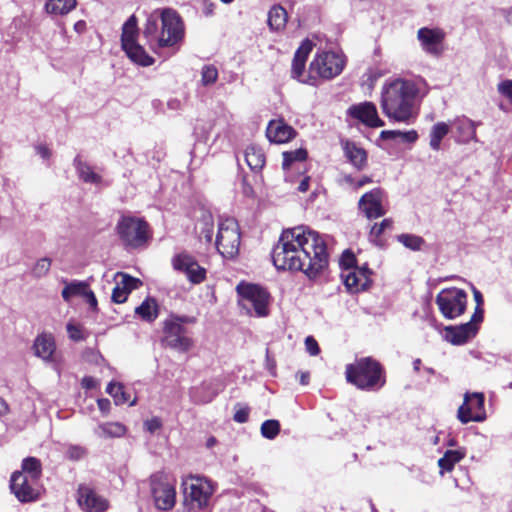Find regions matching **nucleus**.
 Returning a JSON list of instances; mask_svg holds the SVG:
<instances>
[{
  "mask_svg": "<svg viewBox=\"0 0 512 512\" xmlns=\"http://www.w3.org/2000/svg\"><path fill=\"white\" fill-rule=\"evenodd\" d=\"M445 36L441 28L422 27L417 31V39L422 49L434 57H440L443 54Z\"/></svg>",
  "mask_w": 512,
  "mask_h": 512,
  "instance_id": "dca6fc26",
  "label": "nucleus"
},
{
  "mask_svg": "<svg viewBox=\"0 0 512 512\" xmlns=\"http://www.w3.org/2000/svg\"><path fill=\"white\" fill-rule=\"evenodd\" d=\"M310 187V176H305L299 183L297 190L299 192H307Z\"/></svg>",
  "mask_w": 512,
  "mask_h": 512,
  "instance_id": "e2e57ef3",
  "label": "nucleus"
},
{
  "mask_svg": "<svg viewBox=\"0 0 512 512\" xmlns=\"http://www.w3.org/2000/svg\"><path fill=\"white\" fill-rule=\"evenodd\" d=\"M74 167L78 173L79 178L84 183H91V184H100L102 181V177L95 173L92 169V167L84 162L79 155H77L74 158L73 161Z\"/></svg>",
  "mask_w": 512,
  "mask_h": 512,
  "instance_id": "cd10ccee",
  "label": "nucleus"
},
{
  "mask_svg": "<svg viewBox=\"0 0 512 512\" xmlns=\"http://www.w3.org/2000/svg\"><path fill=\"white\" fill-rule=\"evenodd\" d=\"M96 385L97 381L92 376H85L81 380V386L86 390H92L96 387Z\"/></svg>",
  "mask_w": 512,
  "mask_h": 512,
  "instance_id": "052dcab7",
  "label": "nucleus"
},
{
  "mask_svg": "<svg viewBox=\"0 0 512 512\" xmlns=\"http://www.w3.org/2000/svg\"><path fill=\"white\" fill-rule=\"evenodd\" d=\"M214 234V224L213 221L206 220L203 222L202 228L199 233V238L204 239L207 243H211Z\"/></svg>",
  "mask_w": 512,
  "mask_h": 512,
  "instance_id": "8fccbe9b",
  "label": "nucleus"
},
{
  "mask_svg": "<svg viewBox=\"0 0 512 512\" xmlns=\"http://www.w3.org/2000/svg\"><path fill=\"white\" fill-rule=\"evenodd\" d=\"M245 161L254 172H259L265 165L266 156L260 147L251 145L245 150Z\"/></svg>",
  "mask_w": 512,
  "mask_h": 512,
  "instance_id": "7c9ffc66",
  "label": "nucleus"
},
{
  "mask_svg": "<svg viewBox=\"0 0 512 512\" xmlns=\"http://www.w3.org/2000/svg\"><path fill=\"white\" fill-rule=\"evenodd\" d=\"M38 482L32 481L23 472L15 471L10 478V489L21 503L34 502L40 497V491L37 487Z\"/></svg>",
  "mask_w": 512,
  "mask_h": 512,
  "instance_id": "ddd939ff",
  "label": "nucleus"
},
{
  "mask_svg": "<svg viewBox=\"0 0 512 512\" xmlns=\"http://www.w3.org/2000/svg\"><path fill=\"white\" fill-rule=\"evenodd\" d=\"M97 433L104 438L122 437L126 433V427L118 422H108L99 425Z\"/></svg>",
  "mask_w": 512,
  "mask_h": 512,
  "instance_id": "e433bc0d",
  "label": "nucleus"
},
{
  "mask_svg": "<svg viewBox=\"0 0 512 512\" xmlns=\"http://www.w3.org/2000/svg\"><path fill=\"white\" fill-rule=\"evenodd\" d=\"M35 354L43 360H50L56 350L54 337L51 334L42 333L34 341Z\"/></svg>",
  "mask_w": 512,
  "mask_h": 512,
  "instance_id": "a878e982",
  "label": "nucleus"
},
{
  "mask_svg": "<svg viewBox=\"0 0 512 512\" xmlns=\"http://www.w3.org/2000/svg\"><path fill=\"white\" fill-rule=\"evenodd\" d=\"M19 472H23L32 481H39L42 476V464L41 461L36 457H27L24 458L21 465V470Z\"/></svg>",
  "mask_w": 512,
  "mask_h": 512,
  "instance_id": "72a5a7b5",
  "label": "nucleus"
},
{
  "mask_svg": "<svg viewBox=\"0 0 512 512\" xmlns=\"http://www.w3.org/2000/svg\"><path fill=\"white\" fill-rule=\"evenodd\" d=\"M271 257L278 270L302 271L310 279L322 275L329 265L326 241L316 231L303 227L283 230Z\"/></svg>",
  "mask_w": 512,
  "mask_h": 512,
  "instance_id": "f257e3e1",
  "label": "nucleus"
},
{
  "mask_svg": "<svg viewBox=\"0 0 512 512\" xmlns=\"http://www.w3.org/2000/svg\"><path fill=\"white\" fill-rule=\"evenodd\" d=\"M85 453H86V451L84 448H82L80 446H76V445L70 446L67 449V457L70 460H74V461L81 459L85 455Z\"/></svg>",
  "mask_w": 512,
  "mask_h": 512,
  "instance_id": "6e6d98bb",
  "label": "nucleus"
},
{
  "mask_svg": "<svg viewBox=\"0 0 512 512\" xmlns=\"http://www.w3.org/2000/svg\"><path fill=\"white\" fill-rule=\"evenodd\" d=\"M139 34L138 20L135 15H131L122 27L121 47H126L137 42Z\"/></svg>",
  "mask_w": 512,
  "mask_h": 512,
  "instance_id": "c85d7f7f",
  "label": "nucleus"
},
{
  "mask_svg": "<svg viewBox=\"0 0 512 512\" xmlns=\"http://www.w3.org/2000/svg\"><path fill=\"white\" fill-rule=\"evenodd\" d=\"M347 383L362 391H378L386 385V370L372 356L356 359L345 367Z\"/></svg>",
  "mask_w": 512,
  "mask_h": 512,
  "instance_id": "20e7f679",
  "label": "nucleus"
},
{
  "mask_svg": "<svg viewBox=\"0 0 512 512\" xmlns=\"http://www.w3.org/2000/svg\"><path fill=\"white\" fill-rule=\"evenodd\" d=\"M297 377L299 378V382L301 385H307L310 380L309 372H299L297 373Z\"/></svg>",
  "mask_w": 512,
  "mask_h": 512,
  "instance_id": "338daca9",
  "label": "nucleus"
},
{
  "mask_svg": "<svg viewBox=\"0 0 512 512\" xmlns=\"http://www.w3.org/2000/svg\"><path fill=\"white\" fill-rule=\"evenodd\" d=\"M445 339L453 345H463L477 334V329L464 323L458 326H447L444 329Z\"/></svg>",
  "mask_w": 512,
  "mask_h": 512,
  "instance_id": "5701e85b",
  "label": "nucleus"
},
{
  "mask_svg": "<svg viewBox=\"0 0 512 512\" xmlns=\"http://www.w3.org/2000/svg\"><path fill=\"white\" fill-rule=\"evenodd\" d=\"M383 198V189L374 188L360 197L358 207L368 219L380 218L386 214V209L383 207Z\"/></svg>",
  "mask_w": 512,
  "mask_h": 512,
  "instance_id": "a211bd4d",
  "label": "nucleus"
},
{
  "mask_svg": "<svg viewBox=\"0 0 512 512\" xmlns=\"http://www.w3.org/2000/svg\"><path fill=\"white\" fill-rule=\"evenodd\" d=\"M457 418L462 424L484 421L486 419L484 393L466 392L463 403L458 408Z\"/></svg>",
  "mask_w": 512,
  "mask_h": 512,
  "instance_id": "f8f14e48",
  "label": "nucleus"
},
{
  "mask_svg": "<svg viewBox=\"0 0 512 512\" xmlns=\"http://www.w3.org/2000/svg\"><path fill=\"white\" fill-rule=\"evenodd\" d=\"M283 162L282 168L285 171L290 170L297 162H305L308 158V151L306 148H299L292 151H284L282 153Z\"/></svg>",
  "mask_w": 512,
  "mask_h": 512,
  "instance_id": "c9c22d12",
  "label": "nucleus"
},
{
  "mask_svg": "<svg viewBox=\"0 0 512 512\" xmlns=\"http://www.w3.org/2000/svg\"><path fill=\"white\" fill-rule=\"evenodd\" d=\"M250 407L248 405H236V411L233 415V420L237 423H246L249 419Z\"/></svg>",
  "mask_w": 512,
  "mask_h": 512,
  "instance_id": "09e8293b",
  "label": "nucleus"
},
{
  "mask_svg": "<svg viewBox=\"0 0 512 512\" xmlns=\"http://www.w3.org/2000/svg\"><path fill=\"white\" fill-rule=\"evenodd\" d=\"M66 328L70 339L74 341H81L85 339L80 325L68 323Z\"/></svg>",
  "mask_w": 512,
  "mask_h": 512,
  "instance_id": "3c124183",
  "label": "nucleus"
},
{
  "mask_svg": "<svg viewBox=\"0 0 512 512\" xmlns=\"http://www.w3.org/2000/svg\"><path fill=\"white\" fill-rule=\"evenodd\" d=\"M241 236L235 219L227 218L219 224L215 246L217 251L227 259L239 254Z\"/></svg>",
  "mask_w": 512,
  "mask_h": 512,
  "instance_id": "1a4fd4ad",
  "label": "nucleus"
},
{
  "mask_svg": "<svg viewBox=\"0 0 512 512\" xmlns=\"http://www.w3.org/2000/svg\"><path fill=\"white\" fill-rule=\"evenodd\" d=\"M348 115L356 119L369 128H378L385 125L384 121L378 116L376 105L366 101L354 104L349 107Z\"/></svg>",
  "mask_w": 512,
  "mask_h": 512,
  "instance_id": "aec40b11",
  "label": "nucleus"
},
{
  "mask_svg": "<svg viewBox=\"0 0 512 512\" xmlns=\"http://www.w3.org/2000/svg\"><path fill=\"white\" fill-rule=\"evenodd\" d=\"M151 494L157 509L172 510L176 504V488L174 479L164 471H157L149 478Z\"/></svg>",
  "mask_w": 512,
  "mask_h": 512,
  "instance_id": "6e6552de",
  "label": "nucleus"
},
{
  "mask_svg": "<svg viewBox=\"0 0 512 512\" xmlns=\"http://www.w3.org/2000/svg\"><path fill=\"white\" fill-rule=\"evenodd\" d=\"M163 333V341L173 349L186 352L193 346V340L186 336V329L175 320L168 318L164 321Z\"/></svg>",
  "mask_w": 512,
  "mask_h": 512,
  "instance_id": "2eb2a0df",
  "label": "nucleus"
},
{
  "mask_svg": "<svg viewBox=\"0 0 512 512\" xmlns=\"http://www.w3.org/2000/svg\"><path fill=\"white\" fill-rule=\"evenodd\" d=\"M266 136L272 143L283 144L293 140L297 131L283 119L271 120L266 128Z\"/></svg>",
  "mask_w": 512,
  "mask_h": 512,
  "instance_id": "412c9836",
  "label": "nucleus"
},
{
  "mask_svg": "<svg viewBox=\"0 0 512 512\" xmlns=\"http://www.w3.org/2000/svg\"><path fill=\"white\" fill-rule=\"evenodd\" d=\"M135 314L146 322H153L159 314L156 300L154 298L147 297L138 307L135 308Z\"/></svg>",
  "mask_w": 512,
  "mask_h": 512,
  "instance_id": "473e14b6",
  "label": "nucleus"
},
{
  "mask_svg": "<svg viewBox=\"0 0 512 512\" xmlns=\"http://www.w3.org/2000/svg\"><path fill=\"white\" fill-rule=\"evenodd\" d=\"M372 271L367 264L362 267H356L354 270L342 272L343 283L349 293H359L367 290L371 284Z\"/></svg>",
  "mask_w": 512,
  "mask_h": 512,
  "instance_id": "6ab92c4d",
  "label": "nucleus"
},
{
  "mask_svg": "<svg viewBox=\"0 0 512 512\" xmlns=\"http://www.w3.org/2000/svg\"><path fill=\"white\" fill-rule=\"evenodd\" d=\"M380 137L383 140H394L400 137L404 142L415 143L418 140V133L416 130L405 132L399 130H383L380 133Z\"/></svg>",
  "mask_w": 512,
  "mask_h": 512,
  "instance_id": "ea45409f",
  "label": "nucleus"
},
{
  "mask_svg": "<svg viewBox=\"0 0 512 512\" xmlns=\"http://www.w3.org/2000/svg\"><path fill=\"white\" fill-rule=\"evenodd\" d=\"M340 267L342 268V272H348L354 270L357 266V259L354 253L347 249L345 250L339 260Z\"/></svg>",
  "mask_w": 512,
  "mask_h": 512,
  "instance_id": "a18cd8bd",
  "label": "nucleus"
},
{
  "mask_svg": "<svg viewBox=\"0 0 512 512\" xmlns=\"http://www.w3.org/2000/svg\"><path fill=\"white\" fill-rule=\"evenodd\" d=\"M465 457V451L458 450H446L444 455L438 460V466L440 468V474L444 472H451L455 465L463 460Z\"/></svg>",
  "mask_w": 512,
  "mask_h": 512,
  "instance_id": "2f4dec72",
  "label": "nucleus"
},
{
  "mask_svg": "<svg viewBox=\"0 0 512 512\" xmlns=\"http://www.w3.org/2000/svg\"><path fill=\"white\" fill-rule=\"evenodd\" d=\"M260 430H261V434L264 438L273 440L280 433V423L278 420H275V419L265 420L261 424Z\"/></svg>",
  "mask_w": 512,
  "mask_h": 512,
  "instance_id": "c03bdc74",
  "label": "nucleus"
},
{
  "mask_svg": "<svg viewBox=\"0 0 512 512\" xmlns=\"http://www.w3.org/2000/svg\"><path fill=\"white\" fill-rule=\"evenodd\" d=\"M170 320H175L176 322L180 323V325L183 326V324H194L196 323V317L189 316V315H175L171 314L169 317Z\"/></svg>",
  "mask_w": 512,
  "mask_h": 512,
  "instance_id": "13d9d810",
  "label": "nucleus"
},
{
  "mask_svg": "<svg viewBox=\"0 0 512 512\" xmlns=\"http://www.w3.org/2000/svg\"><path fill=\"white\" fill-rule=\"evenodd\" d=\"M216 8V5L215 3L213 2H204V6H203V13L205 16H211L213 15L214 13V10Z\"/></svg>",
  "mask_w": 512,
  "mask_h": 512,
  "instance_id": "0e129e2a",
  "label": "nucleus"
},
{
  "mask_svg": "<svg viewBox=\"0 0 512 512\" xmlns=\"http://www.w3.org/2000/svg\"><path fill=\"white\" fill-rule=\"evenodd\" d=\"M115 230L122 244L131 249L145 246L153 234L145 218L132 215H121Z\"/></svg>",
  "mask_w": 512,
  "mask_h": 512,
  "instance_id": "423d86ee",
  "label": "nucleus"
},
{
  "mask_svg": "<svg viewBox=\"0 0 512 512\" xmlns=\"http://www.w3.org/2000/svg\"><path fill=\"white\" fill-rule=\"evenodd\" d=\"M142 34L149 48L158 52L164 48L179 47L185 37V25L176 10L165 8L159 18L154 14L147 18Z\"/></svg>",
  "mask_w": 512,
  "mask_h": 512,
  "instance_id": "f03ea898",
  "label": "nucleus"
},
{
  "mask_svg": "<svg viewBox=\"0 0 512 512\" xmlns=\"http://www.w3.org/2000/svg\"><path fill=\"white\" fill-rule=\"evenodd\" d=\"M305 347L311 356H317L320 353L318 342L313 336H307L305 339Z\"/></svg>",
  "mask_w": 512,
  "mask_h": 512,
  "instance_id": "864d4df0",
  "label": "nucleus"
},
{
  "mask_svg": "<svg viewBox=\"0 0 512 512\" xmlns=\"http://www.w3.org/2000/svg\"><path fill=\"white\" fill-rule=\"evenodd\" d=\"M126 53L127 57L134 63L148 67L154 64L155 60L152 56H150L143 46H141L138 42L123 47L122 48Z\"/></svg>",
  "mask_w": 512,
  "mask_h": 512,
  "instance_id": "bb28decb",
  "label": "nucleus"
},
{
  "mask_svg": "<svg viewBox=\"0 0 512 512\" xmlns=\"http://www.w3.org/2000/svg\"><path fill=\"white\" fill-rule=\"evenodd\" d=\"M467 297L463 289L450 287L442 289L437 294L435 302L446 319H455L465 312Z\"/></svg>",
  "mask_w": 512,
  "mask_h": 512,
  "instance_id": "9d476101",
  "label": "nucleus"
},
{
  "mask_svg": "<svg viewBox=\"0 0 512 512\" xmlns=\"http://www.w3.org/2000/svg\"><path fill=\"white\" fill-rule=\"evenodd\" d=\"M77 0H48L45 9L50 14L66 15L75 9Z\"/></svg>",
  "mask_w": 512,
  "mask_h": 512,
  "instance_id": "f704fd0d",
  "label": "nucleus"
},
{
  "mask_svg": "<svg viewBox=\"0 0 512 512\" xmlns=\"http://www.w3.org/2000/svg\"><path fill=\"white\" fill-rule=\"evenodd\" d=\"M238 305L250 317L264 318L270 314L272 296L267 288L241 281L236 286Z\"/></svg>",
  "mask_w": 512,
  "mask_h": 512,
  "instance_id": "39448f33",
  "label": "nucleus"
},
{
  "mask_svg": "<svg viewBox=\"0 0 512 512\" xmlns=\"http://www.w3.org/2000/svg\"><path fill=\"white\" fill-rule=\"evenodd\" d=\"M98 407L102 412H107L110 408V401L108 399H99L97 401Z\"/></svg>",
  "mask_w": 512,
  "mask_h": 512,
  "instance_id": "774afa93",
  "label": "nucleus"
},
{
  "mask_svg": "<svg viewBox=\"0 0 512 512\" xmlns=\"http://www.w3.org/2000/svg\"><path fill=\"white\" fill-rule=\"evenodd\" d=\"M51 260L49 258H41L37 261L32 269V273L36 277H42L46 275L50 269Z\"/></svg>",
  "mask_w": 512,
  "mask_h": 512,
  "instance_id": "de8ad7c7",
  "label": "nucleus"
},
{
  "mask_svg": "<svg viewBox=\"0 0 512 512\" xmlns=\"http://www.w3.org/2000/svg\"><path fill=\"white\" fill-rule=\"evenodd\" d=\"M313 42L309 39L302 41L298 49L296 50L292 60V76L299 79L305 70V65L310 52L313 49Z\"/></svg>",
  "mask_w": 512,
  "mask_h": 512,
  "instance_id": "393cba45",
  "label": "nucleus"
},
{
  "mask_svg": "<svg viewBox=\"0 0 512 512\" xmlns=\"http://www.w3.org/2000/svg\"><path fill=\"white\" fill-rule=\"evenodd\" d=\"M144 427L153 434L162 427V420L159 417H152L144 422Z\"/></svg>",
  "mask_w": 512,
  "mask_h": 512,
  "instance_id": "4d7b16f0",
  "label": "nucleus"
},
{
  "mask_svg": "<svg viewBox=\"0 0 512 512\" xmlns=\"http://www.w3.org/2000/svg\"><path fill=\"white\" fill-rule=\"evenodd\" d=\"M397 240L406 248L411 249L413 251L421 250L422 246L425 243V240L421 236L405 233L398 235Z\"/></svg>",
  "mask_w": 512,
  "mask_h": 512,
  "instance_id": "79ce46f5",
  "label": "nucleus"
},
{
  "mask_svg": "<svg viewBox=\"0 0 512 512\" xmlns=\"http://www.w3.org/2000/svg\"><path fill=\"white\" fill-rule=\"evenodd\" d=\"M83 298L86 300V302L89 304V306L91 307V309L93 311H97V309H98L97 299H96L94 292L90 288L87 289Z\"/></svg>",
  "mask_w": 512,
  "mask_h": 512,
  "instance_id": "bf43d9fd",
  "label": "nucleus"
},
{
  "mask_svg": "<svg viewBox=\"0 0 512 512\" xmlns=\"http://www.w3.org/2000/svg\"><path fill=\"white\" fill-rule=\"evenodd\" d=\"M287 11L281 5H274L268 12L267 23L272 31H281L286 27Z\"/></svg>",
  "mask_w": 512,
  "mask_h": 512,
  "instance_id": "c756f323",
  "label": "nucleus"
},
{
  "mask_svg": "<svg viewBox=\"0 0 512 512\" xmlns=\"http://www.w3.org/2000/svg\"><path fill=\"white\" fill-rule=\"evenodd\" d=\"M498 91L512 103V80H504L498 85Z\"/></svg>",
  "mask_w": 512,
  "mask_h": 512,
  "instance_id": "5fc2aeb1",
  "label": "nucleus"
},
{
  "mask_svg": "<svg viewBox=\"0 0 512 512\" xmlns=\"http://www.w3.org/2000/svg\"><path fill=\"white\" fill-rule=\"evenodd\" d=\"M106 392L114 398L116 405L124 404L130 399V395L125 391V387L119 382H110Z\"/></svg>",
  "mask_w": 512,
  "mask_h": 512,
  "instance_id": "a19ab883",
  "label": "nucleus"
},
{
  "mask_svg": "<svg viewBox=\"0 0 512 512\" xmlns=\"http://www.w3.org/2000/svg\"><path fill=\"white\" fill-rule=\"evenodd\" d=\"M89 285L83 281H73L71 283H67L62 290V298L66 302H70L71 298L74 296L83 297Z\"/></svg>",
  "mask_w": 512,
  "mask_h": 512,
  "instance_id": "4c0bfd02",
  "label": "nucleus"
},
{
  "mask_svg": "<svg viewBox=\"0 0 512 512\" xmlns=\"http://www.w3.org/2000/svg\"><path fill=\"white\" fill-rule=\"evenodd\" d=\"M344 65L345 61L335 52H322L311 61L309 73L312 78L332 79L342 72Z\"/></svg>",
  "mask_w": 512,
  "mask_h": 512,
  "instance_id": "9b49d317",
  "label": "nucleus"
},
{
  "mask_svg": "<svg viewBox=\"0 0 512 512\" xmlns=\"http://www.w3.org/2000/svg\"><path fill=\"white\" fill-rule=\"evenodd\" d=\"M484 319V309L482 306L476 305L473 315L471 316V319L467 324L472 325V329L479 330V324Z\"/></svg>",
  "mask_w": 512,
  "mask_h": 512,
  "instance_id": "603ef678",
  "label": "nucleus"
},
{
  "mask_svg": "<svg viewBox=\"0 0 512 512\" xmlns=\"http://www.w3.org/2000/svg\"><path fill=\"white\" fill-rule=\"evenodd\" d=\"M393 220L385 218L380 223H375L370 229V238L376 245H381L380 237L386 229H391Z\"/></svg>",
  "mask_w": 512,
  "mask_h": 512,
  "instance_id": "37998d69",
  "label": "nucleus"
},
{
  "mask_svg": "<svg viewBox=\"0 0 512 512\" xmlns=\"http://www.w3.org/2000/svg\"><path fill=\"white\" fill-rule=\"evenodd\" d=\"M449 126L445 122L436 123L430 133V147L438 151L440 149L442 139L449 133Z\"/></svg>",
  "mask_w": 512,
  "mask_h": 512,
  "instance_id": "58836bf2",
  "label": "nucleus"
},
{
  "mask_svg": "<svg viewBox=\"0 0 512 512\" xmlns=\"http://www.w3.org/2000/svg\"><path fill=\"white\" fill-rule=\"evenodd\" d=\"M183 489L184 506L190 510H203L208 506L213 494V488L203 477L189 475L181 483Z\"/></svg>",
  "mask_w": 512,
  "mask_h": 512,
  "instance_id": "0eeeda50",
  "label": "nucleus"
},
{
  "mask_svg": "<svg viewBox=\"0 0 512 512\" xmlns=\"http://www.w3.org/2000/svg\"><path fill=\"white\" fill-rule=\"evenodd\" d=\"M77 503L84 512H105L109 501L98 494L92 487L80 484L77 489Z\"/></svg>",
  "mask_w": 512,
  "mask_h": 512,
  "instance_id": "f3484780",
  "label": "nucleus"
},
{
  "mask_svg": "<svg viewBox=\"0 0 512 512\" xmlns=\"http://www.w3.org/2000/svg\"><path fill=\"white\" fill-rule=\"evenodd\" d=\"M373 180L370 176H362L359 180H357V182L355 183V190H358L360 189L361 187H363L364 185L366 184H370L372 183Z\"/></svg>",
  "mask_w": 512,
  "mask_h": 512,
  "instance_id": "69168bd1",
  "label": "nucleus"
},
{
  "mask_svg": "<svg viewBox=\"0 0 512 512\" xmlns=\"http://www.w3.org/2000/svg\"><path fill=\"white\" fill-rule=\"evenodd\" d=\"M418 92L417 85L410 80L395 79L385 84L380 102L382 112L395 122L410 123L417 116L414 105Z\"/></svg>",
  "mask_w": 512,
  "mask_h": 512,
  "instance_id": "7ed1b4c3",
  "label": "nucleus"
},
{
  "mask_svg": "<svg viewBox=\"0 0 512 512\" xmlns=\"http://www.w3.org/2000/svg\"><path fill=\"white\" fill-rule=\"evenodd\" d=\"M171 263L173 269L185 274L192 284H200L206 279V269L200 266L195 257L187 252L176 254Z\"/></svg>",
  "mask_w": 512,
  "mask_h": 512,
  "instance_id": "4468645a",
  "label": "nucleus"
},
{
  "mask_svg": "<svg viewBox=\"0 0 512 512\" xmlns=\"http://www.w3.org/2000/svg\"><path fill=\"white\" fill-rule=\"evenodd\" d=\"M118 276L120 280L116 282L113 288L111 299L114 303L122 304L133 290L138 289L142 285V281L127 273H118Z\"/></svg>",
  "mask_w": 512,
  "mask_h": 512,
  "instance_id": "4be33fe9",
  "label": "nucleus"
},
{
  "mask_svg": "<svg viewBox=\"0 0 512 512\" xmlns=\"http://www.w3.org/2000/svg\"><path fill=\"white\" fill-rule=\"evenodd\" d=\"M36 149L38 154L44 159H49L52 155L51 150L46 145H39Z\"/></svg>",
  "mask_w": 512,
  "mask_h": 512,
  "instance_id": "680f3d73",
  "label": "nucleus"
},
{
  "mask_svg": "<svg viewBox=\"0 0 512 512\" xmlns=\"http://www.w3.org/2000/svg\"><path fill=\"white\" fill-rule=\"evenodd\" d=\"M343 151L345 157L356 170L362 171L367 166V152L355 142L349 140L345 141L343 143Z\"/></svg>",
  "mask_w": 512,
  "mask_h": 512,
  "instance_id": "b1692460",
  "label": "nucleus"
},
{
  "mask_svg": "<svg viewBox=\"0 0 512 512\" xmlns=\"http://www.w3.org/2000/svg\"><path fill=\"white\" fill-rule=\"evenodd\" d=\"M218 78V70L214 65H205L201 72V82L204 86L214 84Z\"/></svg>",
  "mask_w": 512,
  "mask_h": 512,
  "instance_id": "49530a36",
  "label": "nucleus"
}]
</instances>
